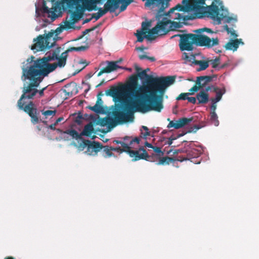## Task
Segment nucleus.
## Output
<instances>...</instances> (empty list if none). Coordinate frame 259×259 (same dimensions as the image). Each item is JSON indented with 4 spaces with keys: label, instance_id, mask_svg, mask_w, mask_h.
<instances>
[{
    "label": "nucleus",
    "instance_id": "1",
    "mask_svg": "<svg viewBox=\"0 0 259 259\" xmlns=\"http://www.w3.org/2000/svg\"><path fill=\"white\" fill-rule=\"evenodd\" d=\"M60 51L61 48L58 47L49 54H47L42 58L36 60H34V57L31 56L23 63L21 79L23 81L26 79L32 81L26 89V93L31 91V96L34 95L37 90L32 88L39 84L44 77L54 71L57 67L62 68L65 66L67 59H65V63L62 65L60 64L63 56V53L60 56Z\"/></svg>",
    "mask_w": 259,
    "mask_h": 259
},
{
    "label": "nucleus",
    "instance_id": "2",
    "mask_svg": "<svg viewBox=\"0 0 259 259\" xmlns=\"http://www.w3.org/2000/svg\"><path fill=\"white\" fill-rule=\"evenodd\" d=\"M60 51L61 48L58 47L49 54H47L42 58L36 60H34V57L31 56L23 63L21 79L23 81L26 79L32 81L26 89V93L31 91V96L34 95L37 90L32 88L39 84L44 77L54 71L57 67L62 68L65 66L67 59H65V63L62 65L60 64L63 56V53L60 56Z\"/></svg>",
    "mask_w": 259,
    "mask_h": 259
},
{
    "label": "nucleus",
    "instance_id": "3",
    "mask_svg": "<svg viewBox=\"0 0 259 259\" xmlns=\"http://www.w3.org/2000/svg\"><path fill=\"white\" fill-rule=\"evenodd\" d=\"M138 73L136 75L141 79L146 78L143 85L137 90L135 96L143 97L147 103L155 105L158 103L161 105V110L163 108V97L166 89L175 81L176 77L167 76L165 77H153L147 74L146 70H142L138 66H135Z\"/></svg>",
    "mask_w": 259,
    "mask_h": 259
},
{
    "label": "nucleus",
    "instance_id": "4",
    "mask_svg": "<svg viewBox=\"0 0 259 259\" xmlns=\"http://www.w3.org/2000/svg\"><path fill=\"white\" fill-rule=\"evenodd\" d=\"M205 0H183L182 4H178L173 8L171 9L166 15L172 14L175 10L189 12L192 11L193 14L188 15L182 16L180 13H176L175 17L172 18L174 20H183L184 21L194 20L196 18H202L205 16L206 13L214 21L220 24L222 20L226 17L225 15L223 13L220 14L219 7L216 5H212L208 7V11H204V7L203 6L205 4Z\"/></svg>",
    "mask_w": 259,
    "mask_h": 259
},
{
    "label": "nucleus",
    "instance_id": "5",
    "mask_svg": "<svg viewBox=\"0 0 259 259\" xmlns=\"http://www.w3.org/2000/svg\"><path fill=\"white\" fill-rule=\"evenodd\" d=\"M124 111L116 110L113 112V116L118 123H123L133 121L135 112L146 113L150 111L160 112L161 107L160 104L156 103L155 105L146 103L141 100H134L131 102H125Z\"/></svg>",
    "mask_w": 259,
    "mask_h": 259
},
{
    "label": "nucleus",
    "instance_id": "6",
    "mask_svg": "<svg viewBox=\"0 0 259 259\" xmlns=\"http://www.w3.org/2000/svg\"><path fill=\"white\" fill-rule=\"evenodd\" d=\"M31 81V82L28 85L24 86L23 88V94L17 102V107L20 110H23L27 113L30 117L31 122L33 124H35L41 121V120L39 117V112L38 111L34 102L31 100L34 98V97L37 93L39 94V97H42L44 95V91L46 89L47 87H45L39 91L37 89L39 84L37 87L32 88L33 89H34V90H36L37 92L34 95L31 96V91L27 93L25 92L28 86L32 82V80Z\"/></svg>",
    "mask_w": 259,
    "mask_h": 259
},
{
    "label": "nucleus",
    "instance_id": "7",
    "mask_svg": "<svg viewBox=\"0 0 259 259\" xmlns=\"http://www.w3.org/2000/svg\"><path fill=\"white\" fill-rule=\"evenodd\" d=\"M158 21L156 26L149 30L148 35L145 36L148 40H154L156 37L155 35L157 36L163 35L169 31L179 28V24L178 23L172 21L166 17H161Z\"/></svg>",
    "mask_w": 259,
    "mask_h": 259
},
{
    "label": "nucleus",
    "instance_id": "8",
    "mask_svg": "<svg viewBox=\"0 0 259 259\" xmlns=\"http://www.w3.org/2000/svg\"><path fill=\"white\" fill-rule=\"evenodd\" d=\"M85 147H87L85 152L89 155H97L98 152L102 150L103 156L105 157H109L113 155V153L112 152L111 146H103L101 143L98 142H92L88 140H83V148Z\"/></svg>",
    "mask_w": 259,
    "mask_h": 259
},
{
    "label": "nucleus",
    "instance_id": "9",
    "mask_svg": "<svg viewBox=\"0 0 259 259\" xmlns=\"http://www.w3.org/2000/svg\"><path fill=\"white\" fill-rule=\"evenodd\" d=\"M53 36V33H49L46 36L38 35L36 38L33 39L35 43L31 46V49L34 52H38L51 48L55 42L54 38H53V42H50Z\"/></svg>",
    "mask_w": 259,
    "mask_h": 259
},
{
    "label": "nucleus",
    "instance_id": "10",
    "mask_svg": "<svg viewBox=\"0 0 259 259\" xmlns=\"http://www.w3.org/2000/svg\"><path fill=\"white\" fill-rule=\"evenodd\" d=\"M180 40L179 46L182 51H191L193 49V44H195L194 34L188 33L180 35Z\"/></svg>",
    "mask_w": 259,
    "mask_h": 259
},
{
    "label": "nucleus",
    "instance_id": "11",
    "mask_svg": "<svg viewBox=\"0 0 259 259\" xmlns=\"http://www.w3.org/2000/svg\"><path fill=\"white\" fill-rule=\"evenodd\" d=\"M195 45L198 46H205L208 48L212 47L219 44L218 38H212L211 40L209 37L194 34Z\"/></svg>",
    "mask_w": 259,
    "mask_h": 259
},
{
    "label": "nucleus",
    "instance_id": "12",
    "mask_svg": "<svg viewBox=\"0 0 259 259\" xmlns=\"http://www.w3.org/2000/svg\"><path fill=\"white\" fill-rule=\"evenodd\" d=\"M183 59L186 62H191L195 65L199 66V68L197 69L198 71L204 70L209 66V60H196L195 56L192 53H183L182 55Z\"/></svg>",
    "mask_w": 259,
    "mask_h": 259
},
{
    "label": "nucleus",
    "instance_id": "13",
    "mask_svg": "<svg viewBox=\"0 0 259 259\" xmlns=\"http://www.w3.org/2000/svg\"><path fill=\"white\" fill-rule=\"evenodd\" d=\"M125 147L126 148V153L128 154L131 158H133V161H137L140 159L149 160L150 157L144 147L140 148L139 150H133L131 149L133 146L130 147L128 145V147Z\"/></svg>",
    "mask_w": 259,
    "mask_h": 259
},
{
    "label": "nucleus",
    "instance_id": "14",
    "mask_svg": "<svg viewBox=\"0 0 259 259\" xmlns=\"http://www.w3.org/2000/svg\"><path fill=\"white\" fill-rule=\"evenodd\" d=\"M147 2L145 3L146 6H151L154 4H156L158 6H159V10L158 12L157 13L156 18L157 20H159L163 16H169L170 14L169 15H166L167 13H163L164 9L168 7V2L170 0H146Z\"/></svg>",
    "mask_w": 259,
    "mask_h": 259
},
{
    "label": "nucleus",
    "instance_id": "15",
    "mask_svg": "<svg viewBox=\"0 0 259 259\" xmlns=\"http://www.w3.org/2000/svg\"><path fill=\"white\" fill-rule=\"evenodd\" d=\"M138 85V76L136 75H132L129 78L128 83L127 84V93L129 95L132 96L134 97L135 100H141L147 103V101L143 97H137L135 96L136 92V89L137 88Z\"/></svg>",
    "mask_w": 259,
    "mask_h": 259
},
{
    "label": "nucleus",
    "instance_id": "16",
    "mask_svg": "<svg viewBox=\"0 0 259 259\" xmlns=\"http://www.w3.org/2000/svg\"><path fill=\"white\" fill-rule=\"evenodd\" d=\"M169 121L167 127L168 128H174L175 129H179L187 125L193 120V118L182 117L176 120H170L169 118H167Z\"/></svg>",
    "mask_w": 259,
    "mask_h": 259
},
{
    "label": "nucleus",
    "instance_id": "17",
    "mask_svg": "<svg viewBox=\"0 0 259 259\" xmlns=\"http://www.w3.org/2000/svg\"><path fill=\"white\" fill-rule=\"evenodd\" d=\"M118 62L117 61H107V66L102 68L100 70V71L98 73L97 76H100L102 74L105 73H110L112 71L116 70L118 69V68H120V67L117 65Z\"/></svg>",
    "mask_w": 259,
    "mask_h": 259
},
{
    "label": "nucleus",
    "instance_id": "18",
    "mask_svg": "<svg viewBox=\"0 0 259 259\" xmlns=\"http://www.w3.org/2000/svg\"><path fill=\"white\" fill-rule=\"evenodd\" d=\"M88 48V46H80L78 47H70L67 50H66L65 52H63V56L62 57V59H61L60 61V64L61 65H62L63 63H65V59H67L68 57V54L69 52H72V51H76V52H80V51H84L86 50H87Z\"/></svg>",
    "mask_w": 259,
    "mask_h": 259
},
{
    "label": "nucleus",
    "instance_id": "19",
    "mask_svg": "<svg viewBox=\"0 0 259 259\" xmlns=\"http://www.w3.org/2000/svg\"><path fill=\"white\" fill-rule=\"evenodd\" d=\"M215 75H206V76H200L197 77L196 84L200 85V87L203 88L208 83L211 82L214 77H215Z\"/></svg>",
    "mask_w": 259,
    "mask_h": 259
},
{
    "label": "nucleus",
    "instance_id": "20",
    "mask_svg": "<svg viewBox=\"0 0 259 259\" xmlns=\"http://www.w3.org/2000/svg\"><path fill=\"white\" fill-rule=\"evenodd\" d=\"M103 101L100 97H98L96 104L94 106H89L88 108L97 113H104L105 110L103 106Z\"/></svg>",
    "mask_w": 259,
    "mask_h": 259
},
{
    "label": "nucleus",
    "instance_id": "21",
    "mask_svg": "<svg viewBox=\"0 0 259 259\" xmlns=\"http://www.w3.org/2000/svg\"><path fill=\"white\" fill-rule=\"evenodd\" d=\"M81 15L77 12H74L71 16V21L65 22V27L66 29H70L72 28V25L76 23L81 18Z\"/></svg>",
    "mask_w": 259,
    "mask_h": 259
},
{
    "label": "nucleus",
    "instance_id": "22",
    "mask_svg": "<svg viewBox=\"0 0 259 259\" xmlns=\"http://www.w3.org/2000/svg\"><path fill=\"white\" fill-rule=\"evenodd\" d=\"M243 44L241 39H231L225 45V48L227 50H232L235 51L237 50L239 44Z\"/></svg>",
    "mask_w": 259,
    "mask_h": 259
},
{
    "label": "nucleus",
    "instance_id": "23",
    "mask_svg": "<svg viewBox=\"0 0 259 259\" xmlns=\"http://www.w3.org/2000/svg\"><path fill=\"white\" fill-rule=\"evenodd\" d=\"M198 104H206L209 100V95L204 90L201 91L196 95Z\"/></svg>",
    "mask_w": 259,
    "mask_h": 259
},
{
    "label": "nucleus",
    "instance_id": "24",
    "mask_svg": "<svg viewBox=\"0 0 259 259\" xmlns=\"http://www.w3.org/2000/svg\"><path fill=\"white\" fill-rule=\"evenodd\" d=\"M94 133V128L92 122H90L85 125L83 131L81 132V136L91 137L92 134Z\"/></svg>",
    "mask_w": 259,
    "mask_h": 259
},
{
    "label": "nucleus",
    "instance_id": "25",
    "mask_svg": "<svg viewBox=\"0 0 259 259\" xmlns=\"http://www.w3.org/2000/svg\"><path fill=\"white\" fill-rule=\"evenodd\" d=\"M213 92L216 93V96L215 98L211 99L215 101V102H219L221 100L222 96L226 93V89L225 87L222 89L213 87Z\"/></svg>",
    "mask_w": 259,
    "mask_h": 259
},
{
    "label": "nucleus",
    "instance_id": "26",
    "mask_svg": "<svg viewBox=\"0 0 259 259\" xmlns=\"http://www.w3.org/2000/svg\"><path fill=\"white\" fill-rule=\"evenodd\" d=\"M121 0H107L106 4L110 10V12H114L119 8Z\"/></svg>",
    "mask_w": 259,
    "mask_h": 259
},
{
    "label": "nucleus",
    "instance_id": "27",
    "mask_svg": "<svg viewBox=\"0 0 259 259\" xmlns=\"http://www.w3.org/2000/svg\"><path fill=\"white\" fill-rule=\"evenodd\" d=\"M200 128V126H199L198 125H196V124L194 125V126H191L188 132L180 134L178 135L177 136H171L170 137V139H174V141L175 140H177L179 138H180L182 136H183L187 133H191V132L195 133Z\"/></svg>",
    "mask_w": 259,
    "mask_h": 259
},
{
    "label": "nucleus",
    "instance_id": "28",
    "mask_svg": "<svg viewBox=\"0 0 259 259\" xmlns=\"http://www.w3.org/2000/svg\"><path fill=\"white\" fill-rule=\"evenodd\" d=\"M65 133L69 135L70 136H71L73 138H74L76 140H81L83 141L84 140L81 135V133L79 134L75 130H67L65 132Z\"/></svg>",
    "mask_w": 259,
    "mask_h": 259
},
{
    "label": "nucleus",
    "instance_id": "29",
    "mask_svg": "<svg viewBox=\"0 0 259 259\" xmlns=\"http://www.w3.org/2000/svg\"><path fill=\"white\" fill-rule=\"evenodd\" d=\"M176 159L173 157L168 156L160 157L158 162L157 163V165H165L169 164L170 162L175 161Z\"/></svg>",
    "mask_w": 259,
    "mask_h": 259
},
{
    "label": "nucleus",
    "instance_id": "30",
    "mask_svg": "<svg viewBox=\"0 0 259 259\" xmlns=\"http://www.w3.org/2000/svg\"><path fill=\"white\" fill-rule=\"evenodd\" d=\"M120 90V89L119 88L112 86L110 89L106 91V94L107 96L114 97L119 94Z\"/></svg>",
    "mask_w": 259,
    "mask_h": 259
},
{
    "label": "nucleus",
    "instance_id": "31",
    "mask_svg": "<svg viewBox=\"0 0 259 259\" xmlns=\"http://www.w3.org/2000/svg\"><path fill=\"white\" fill-rule=\"evenodd\" d=\"M124 142L127 143L130 147L133 146V144L134 143H136L137 145H138L140 143V139L138 137H136L134 139L131 140V138L129 137H125L123 138Z\"/></svg>",
    "mask_w": 259,
    "mask_h": 259
},
{
    "label": "nucleus",
    "instance_id": "32",
    "mask_svg": "<svg viewBox=\"0 0 259 259\" xmlns=\"http://www.w3.org/2000/svg\"><path fill=\"white\" fill-rule=\"evenodd\" d=\"M210 121L211 123L214 126H217L219 124V121L218 120V116L215 112H211L210 116Z\"/></svg>",
    "mask_w": 259,
    "mask_h": 259
},
{
    "label": "nucleus",
    "instance_id": "33",
    "mask_svg": "<svg viewBox=\"0 0 259 259\" xmlns=\"http://www.w3.org/2000/svg\"><path fill=\"white\" fill-rule=\"evenodd\" d=\"M174 141V139H170V137L168 138H166L165 137H162L160 138V139L158 141L157 144L159 145V144L160 142L163 143V145H168L169 146H170L172 145Z\"/></svg>",
    "mask_w": 259,
    "mask_h": 259
},
{
    "label": "nucleus",
    "instance_id": "34",
    "mask_svg": "<svg viewBox=\"0 0 259 259\" xmlns=\"http://www.w3.org/2000/svg\"><path fill=\"white\" fill-rule=\"evenodd\" d=\"M132 2L133 0H121V5L120 7V12L125 10L127 7Z\"/></svg>",
    "mask_w": 259,
    "mask_h": 259
},
{
    "label": "nucleus",
    "instance_id": "35",
    "mask_svg": "<svg viewBox=\"0 0 259 259\" xmlns=\"http://www.w3.org/2000/svg\"><path fill=\"white\" fill-rule=\"evenodd\" d=\"M151 25V23L149 22H143L142 23V28L140 30L142 31V32H143L144 33H148L149 31V27Z\"/></svg>",
    "mask_w": 259,
    "mask_h": 259
},
{
    "label": "nucleus",
    "instance_id": "36",
    "mask_svg": "<svg viewBox=\"0 0 259 259\" xmlns=\"http://www.w3.org/2000/svg\"><path fill=\"white\" fill-rule=\"evenodd\" d=\"M147 35H146V33H144L143 32H142V31L140 30H137V33H136V36L137 37V41L139 42H142L143 41V39L144 37L146 38L145 36Z\"/></svg>",
    "mask_w": 259,
    "mask_h": 259
},
{
    "label": "nucleus",
    "instance_id": "37",
    "mask_svg": "<svg viewBox=\"0 0 259 259\" xmlns=\"http://www.w3.org/2000/svg\"><path fill=\"white\" fill-rule=\"evenodd\" d=\"M98 13L101 16V17L104 15L106 14L108 11L110 12V10L107 5L106 3L104 5V9H102L101 8H98Z\"/></svg>",
    "mask_w": 259,
    "mask_h": 259
},
{
    "label": "nucleus",
    "instance_id": "38",
    "mask_svg": "<svg viewBox=\"0 0 259 259\" xmlns=\"http://www.w3.org/2000/svg\"><path fill=\"white\" fill-rule=\"evenodd\" d=\"M110 122V119L107 117L100 118L99 120V123L102 126H105L107 124H109Z\"/></svg>",
    "mask_w": 259,
    "mask_h": 259
},
{
    "label": "nucleus",
    "instance_id": "39",
    "mask_svg": "<svg viewBox=\"0 0 259 259\" xmlns=\"http://www.w3.org/2000/svg\"><path fill=\"white\" fill-rule=\"evenodd\" d=\"M193 95V93H184L180 94L179 96L176 98L177 100H187L189 95Z\"/></svg>",
    "mask_w": 259,
    "mask_h": 259
},
{
    "label": "nucleus",
    "instance_id": "40",
    "mask_svg": "<svg viewBox=\"0 0 259 259\" xmlns=\"http://www.w3.org/2000/svg\"><path fill=\"white\" fill-rule=\"evenodd\" d=\"M74 116H75L74 119V122L77 123L78 124H80L83 119L81 113H78V114H74Z\"/></svg>",
    "mask_w": 259,
    "mask_h": 259
},
{
    "label": "nucleus",
    "instance_id": "41",
    "mask_svg": "<svg viewBox=\"0 0 259 259\" xmlns=\"http://www.w3.org/2000/svg\"><path fill=\"white\" fill-rule=\"evenodd\" d=\"M209 63L213 68H217L220 63V59L219 58H216L214 60H209Z\"/></svg>",
    "mask_w": 259,
    "mask_h": 259
},
{
    "label": "nucleus",
    "instance_id": "42",
    "mask_svg": "<svg viewBox=\"0 0 259 259\" xmlns=\"http://www.w3.org/2000/svg\"><path fill=\"white\" fill-rule=\"evenodd\" d=\"M156 155L159 156H162L164 155V152L161 150V148L157 146H154L152 148Z\"/></svg>",
    "mask_w": 259,
    "mask_h": 259
},
{
    "label": "nucleus",
    "instance_id": "43",
    "mask_svg": "<svg viewBox=\"0 0 259 259\" xmlns=\"http://www.w3.org/2000/svg\"><path fill=\"white\" fill-rule=\"evenodd\" d=\"M56 113V110H47V111H42V114L43 115H44L47 118L48 116H54Z\"/></svg>",
    "mask_w": 259,
    "mask_h": 259
},
{
    "label": "nucleus",
    "instance_id": "44",
    "mask_svg": "<svg viewBox=\"0 0 259 259\" xmlns=\"http://www.w3.org/2000/svg\"><path fill=\"white\" fill-rule=\"evenodd\" d=\"M200 89H201L200 85L197 84L196 83L189 90V91L190 93H193V94L194 92H197Z\"/></svg>",
    "mask_w": 259,
    "mask_h": 259
},
{
    "label": "nucleus",
    "instance_id": "45",
    "mask_svg": "<svg viewBox=\"0 0 259 259\" xmlns=\"http://www.w3.org/2000/svg\"><path fill=\"white\" fill-rule=\"evenodd\" d=\"M112 151H116V152H120V153H122L123 152L126 153V148H124L123 147L120 148L119 147H112Z\"/></svg>",
    "mask_w": 259,
    "mask_h": 259
},
{
    "label": "nucleus",
    "instance_id": "46",
    "mask_svg": "<svg viewBox=\"0 0 259 259\" xmlns=\"http://www.w3.org/2000/svg\"><path fill=\"white\" fill-rule=\"evenodd\" d=\"M204 31H206V32H209V33H212V31L211 30V29L207 28H202V29H199L196 30L195 31V32H197V33H201V32H204Z\"/></svg>",
    "mask_w": 259,
    "mask_h": 259
},
{
    "label": "nucleus",
    "instance_id": "47",
    "mask_svg": "<svg viewBox=\"0 0 259 259\" xmlns=\"http://www.w3.org/2000/svg\"><path fill=\"white\" fill-rule=\"evenodd\" d=\"M211 101V103H212V104L211 105V107H210V109H211V112H215V110L217 109V104L216 103L218 102H215V101L212 100V99H210Z\"/></svg>",
    "mask_w": 259,
    "mask_h": 259
},
{
    "label": "nucleus",
    "instance_id": "48",
    "mask_svg": "<svg viewBox=\"0 0 259 259\" xmlns=\"http://www.w3.org/2000/svg\"><path fill=\"white\" fill-rule=\"evenodd\" d=\"M99 25H96L90 29H87L83 32V36L87 34L88 33L94 31L99 27Z\"/></svg>",
    "mask_w": 259,
    "mask_h": 259
},
{
    "label": "nucleus",
    "instance_id": "49",
    "mask_svg": "<svg viewBox=\"0 0 259 259\" xmlns=\"http://www.w3.org/2000/svg\"><path fill=\"white\" fill-rule=\"evenodd\" d=\"M113 143H115L117 144H120L121 145V147L124 148H126L125 146H126V147L128 146V145L127 143H125L124 142L120 141L118 140H114Z\"/></svg>",
    "mask_w": 259,
    "mask_h": 259
},
{
    "label": "nucleus",
    "instance_id": "50",
    "mask_svg": "<svg viewBox=\"0 0 259 259\" xmlns=\"http://www.w3.org/2000/svg\"><path fill=\"white\" fill-rule=\"evenodd\" d=\"M225 29L227 31V32L228 33H231V35L232 36H233L234 37L237 36V34L235 33L234 31H233V32H231V29H230V28L228 27V26L227 25H226L225 26Z\"/></svg>",
    "mask_w": 259,
    "mask_h": 259
},
{
    "label": "nucleus",
    "instance_id": "51",
    "mask_svg": "<svg viewBox=\"0 0 259 259\" xmlns=\"http://www.w3.org/2000/svg\"><path fill=\"white\" fill-rule=\"evenodd\" d=\"M225 29L227 31V32L228 33H231V35L232 36H233L234 37L237 36V34L235 33L234 31H233V32H231V29H230V28L228 27V26L227 25H226L225 26Z\"/></svg>",
    "mask_w": 259,
    "mask_h": 259
},
{
    "label": "nucleus",
    "instance_id": "52",
    "mask_svg": "<svg viewBox=\"0 0 259 259\" xmlns=\"http://www.w3.org/2000/svg\"><path fill=\"white\" fill-rule=\"evenodd\" d=\"M196 99L197 98H195V97H188L187 98V100L189 102H190L193 104H195L196 103Z\"/></svg>",
    "mask_w": 259,
    "mask_h": 259
},
{
    "label": "nucleus",
    "instance_id": "53",
    "mask_svg": "<svg viewBox=\"0 0 259 259\" xmlns=\"http://www.w3.org/2000/svg\"><path fill=\"white\" fill-rule=\"evenodd\" d=\"M50 14H51V16H52V19L53 20H54L56 19V18L57 17V16L55 14V9L52 10L51 9H50Z\"/></svg>",
    "mask_w": 259,
    "mask_h": 259
},
{
    "label": "nucleus",
    "instance_id": "54",
    "mask_svg": "<svg viewBox=\"0 0 259 259\" xmlns=\"http://www.w3.org/2000/svg\"><path fill=\"white\" fill-rule=\"evenodd\" d=\"M101 17V16L98 13H94L92 15V18H95L96 20H98Z\"/></svg>",
    "mask_w": 259,
    "mask_h": 259
},
{
    "label": "nucleus",
    "instance_id": "55",
    "mask_svg": "<svg viewBox=\"0 0 259 259\" xmlns=\"http://www.w3.org/2000/svg\"><path fill=\"white\" fill-rule=\"evenodd\" d=\"M141 135L144 138L146 139L147 136H150V132L148 131H146L144 133L142 132Z\"/></svg>",
    "mask_w": 259,
    "mask_h": 259
},
{
    "label": "nucleus",
    "instance_id": "56",
    "mask_svg": "<svg viewBox=\"0 0 259 259\" xmlns=\"http://www.w3.org/2000/svg\"><path fill=\"white\" fill-rule=\"evenodd\" d=\"M43 11L44 13H48L50 14V9L47 6H44L43 7Z\"/></svg>",
    "mask_w": 259,
    "mask_h": 259
},
{
    "label": "nucleus",
    "instance_id": "57",
    "mask_svg": "<svg viewBox=\"0 0 259 259\" xmlns=\"http://www.w3.org/2000/svg\"><path fill=\"white\" fill-rule=\"evenodd\" d=\"M57 124H56V123L55 122L53 124H52L51 125H49V127L52 130H56V128H55V126L57 125Z\"/></svg>",
    "mask_w": 259,
    "mask_h": 259
},
{
    "label": "nucleus",
    "instance_id": "58",
    "mask_svg": "<svg viewBox=\"0 0 259 259\" xmlns=\"http://www.w3.org/2000/svg\"><path fill=\"white\" fill-rule=\"evenodd\" d=\"M148 56L146 55H140L139 57V58L141 59V60H143V59H148Z\"/></svg>",
    "mask_w": 259,
    "mask_h": 259
},
{
    "label": "nucleus",
    "instance_id": "59",
    "mask_svg": "<svg viewBox=\"0 0 259 259\" xmlns=\"http://www.w3.org/2000/svg\"><path fill=\"white\" fill-rule=\"evenodd\" d=\"M145 145L146 147H147L148 148H153L154 146H153L151 144L149 143L148 142H146L145 143Z\"/></svg>",
    "mask_w": 259,
    "mask_h": 259
},
{
    "label": "nucleus",
    "instance_id": "60",
    "mask_svg": "<svg viewBox=\"0 0 259 259\" xmlns=\"http://www.w3.org/2000/svg\"><path fill=\"white\" fill-rule=\"evenodd\" d=\"M213 87H214L212 86V85H211V86H208L206 88H205V90L204 91H205V92L206 93L207 92H208L209 91H210L211 89L213 90Z\"/></svg>",
    "mask_w": 259,
    "mask_h": 259
},
{
    "label": "nucleus",
    "instance_id": "61",
    "mask_svg": "<svg viewBox=\"0 0 259 259\" xmlns=\"http://www.w3.org/2000/svg\"><path fill=\"white\" fill-rule=\"evenodd\" d=\"M63 120V117H60L58 118L55 122L56 124H58L60 122Z\"/></svg>",
    "mask_w": 259,
    "mask_h": 259
},
{
    "label": "nucleus",
    "instance_id": "62",
    "mask_svg": "<svg viewBox=\"0 0 259 259\" xmlns=\"http://www.w3.org/2000/svg\"><path fill=\"white\" fill-rule=\"evenodd\" d=\"M233 19V18L232 17H226V22L227 23H230L231 22V21Z\"/></svg>",
    "mask_w": 259,
    "mask_h": 259
},
{
    "label": "nucleus",
    "instance_id": "63",
    "mask_svg": "<svg viewBox=\"0 0 259 259\" xmlns=\"http://www.w3.org/2000/svg\"><path fill=\"white\" fill-rule=\"evenodd\" d=\"M148 60H150L152 62H154L156 60L155 58L154 57H148Z\"/></svg>",
    "mask_w": 259,
    "mask_h": 259
},
{
    "label": "nucleus",
    "instance_id": "64",
    "mask_svg": "<svg viewBox=\"0 0 259 259\" xmlns=\"http://www.w3.org/2000/svg\"><path fill=\"white\" fill-rule=\"evenodd\" d=\"M183 152V150L182 149H178L176 150L174 152L175 154H178L179 153H182Z\"/></svg>",
    "mask_w": 259,
    "mask_h": 259
}]
</instances>
